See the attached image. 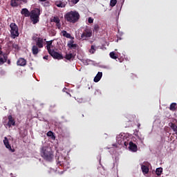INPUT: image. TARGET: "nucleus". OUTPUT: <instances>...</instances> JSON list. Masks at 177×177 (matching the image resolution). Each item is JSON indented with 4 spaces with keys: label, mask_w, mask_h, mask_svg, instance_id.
Returning a JSON list of instances; mask_svg holds the SVG:
<instances>
[{
    "label": "nucleus",
    "mask_w": 177,
    "mask_h": 177,
    "mask_svg": "<svg viewBox=\"0 0 177 177\" xmlns=\"http://www.w3.org/2000/svg\"><path fill=\"white\" fill-rule=\"evenodd\" d=\"M125 139H127V137L122 135L118 136L117 140L118 145H124L126 147H128L129 145V149L133 153H136V151H138V145H136V144L133 143L132 141L128 142L127 141H125Z\"/></svg>",
    "instance_id": "1"
},
{
    "label": "nucleus",
    "mask_w": 177,
    "mask_h": 177,
    "mask_svg": "<svg viewBox=\"0 0 177 177\" xmlns=\"http://www.w3.org/2000/svg\"><path fill=\"white\" fill-rule=\"evenodd\" d=\"M41 156L46 160V161H48L50 162L53 160L55 156L53 155V151L49 147H43L40 151Z\"/></svg>",
    "instance_id": "2"
},
{
    "label": "nucleus",
    "mask_w": 177,
    "mask_h": 177,
    "mask_svg": "<svg viewBox=\"0 0 177 177\" xmlns=\"http://www.w3.org/2000/svg\"><path fill=\"white\" fill-rule=\"evenodd\" d=\"M64 17L69 23H77L80 20V13L77 11H70L65 15Z\"/></svg>",
    "instance_id": "3"
},
{
    "label": "nucleus",
    "mask_w": 177,
    "mask_h": 177,
    "mask_svg": "<svg viewBox=\"0 0 177 177\" xmlns=\"http://www.w3.org/2000/svg\"><path fill=\"white\" fill-rule=\"evenodd\" d=\"M41 15V10L39 8H35L30 11V20L32 24H37V23L39 22V16Z\"/></svg>",
    "instance_id": "4"
},
{
    "label": "nucleus",
    "mask_w": 177,
    "mask_h": 177,
    "mask_svg": "<svg viewBox=\"0 0 177 177\" xmlns=\"http://www.w3.org/2000/svg\"><path fill=\"white\" fill-rule=\"evenodd\" d=\"M11 38L15 39L17 37H19V27L15 23H11L10 24Z\"/></svg>",
    "instance_id": "5"
},
{
    "label": "nucleus",
    "mask_w": 177,
    "mask_h": 177,
    "mask_svg": "<svg viewBox=\"0 0 177 177\" xmlns=\"http://www.w3.org/2000/svg\"><path fill=\"white\" fill-rule=\"evenodd\" d=\"M92 37V29L90 27H86L81 35L82 41H88Z\"/></svg>",
    "instance_id": "6"
},
{
    "label": "nucleus",
    "mask_w": 177,
    "mask_h": 177,
    "mask_svg": "<svg viewBox=\"0 0 177 177\" xmlns=\"http://www.w3.org/2000/svg\"><path fill=\"white\" fill-rule=\"evenodd\" d=\"M53 59H57V60H62L64 59L63 55L56 51L53 50L51 52L48 53Z\"/></svg>",
    "instance_id": "7"
},
{
    "label": "nucleus",
    "mask_w": 177,
    "mask_h": 177,
    "mask_svg": "<svg viewBox=\"0 0 177 177\" xmlns=\"http://www.w3.org/2000/svg\"><path fill=\"white\" fill-rule=\"evenodd\" d=\"M57 162L58 165L64 167L67 164V160L66 159V157H64L63 156H58Z\"/></svg>",
    "instance_id": "8"
},
{
    "label": "nucleus",
    "mask_w": 177,
    "mask_h": 177,
    "mask_svg": "<svg viewBox=\"0 0 177 177\" xmlns=\"http://www.w3.org/2000/svg\"><path fill=\"white\" fill-rule=\"evenodd\" d=\"M3 143L6 149H8V150L12 153L15 152V149H12V146H10V144H9V140L6 137L4 138Z\"/></svg>",
    "instance_id": "9"
},
{
    "label": "nucleus",
    "mask_w": 177,
    "mask_h": 177,
    "mask_svg": "<svg viewBox=\"0 0 177 177\" xmlns=\"http://www.w3.org/2000/svg\"><path fill=\"white\" fill-rule=\"evenodd\" d=\"M8 127H9V128H10V127H15V125H16V122L15 121V119H13V117H12L11 115H10L8 116V122L7 123Z\"/></svg>",
    "instance_id": "10"
},
{
    "label": "nucleus",
    "mask_w": 177,
    "mask_h": 177,
    "mask_svg": "<svg viewBox=\"0 0 177 177\" xmlns=\"http://www.w3.org/2000/svg\"><path fill=\"white\" fill-rule=\"evenodd\" d=\"M35 46L39 47V49L44 48V39L38 37L37 40L36 41Z\"/></svg>",
    "instance_id": "11"
},
{
    "label": "nucleus",
    "mask_w": 177,
    "mask_h": 177,
    "mask_svg": "<svg viewBox=\"0 0 177 177\" xmlns=\"http://www.w3.org/2000/svg\"><path fill=\"white\" fill-rule=\"evenodd\" d=\"M8 62V55L6 54H1L0 55V65L4 64Z\"/></svg>",
    "instance_id": "12"
},
{
    "label": "nucleus",
    "mask_w": 177,
    "mask_h": 177,
    "mask_svg": "<svg viewBox=\"0 0 177 177\" xmlns=\"http://www.w3.org/2000/svg\"><path fill=\"white\" fill-rule=\"evenodd\" d=\"M21 15H24L25 17H30L31 12H29L27 8H22L21 10Z\"/></svg>",
    "instance_id": "13"
},
{
    "label": "nucleus",
    "mask_w": 177,
    "mask_h": 177,
    "mask_svg": "<svg viewBox=\"0 0 177 177\" xmlns=\"http://www.w3.org/2000/svg\"><path fill=\"white\" fill-rule=\"evenodd\" d=\"M17 66H24L27 64V60L24 58H19L17 62Z\"/></svg>",
    "instance_id": "14"
},
{
    "label": "nucleus",
    "mask_w": 177,
    "mask_h": 177,
    "mask_svg": "<svg viewBox=\"0 0 177 177\" xmlns=\"http://www.w3.org/2000/svg\"><path fill=\"white\" fill-rule=\"evenodd\" d=\"M68 47L69 48V49H77L78 45L74 44V40H70L68 43Z\"/></svg>",
    "instance_id": "15"
},
{
    "label": "nucleus",
    "mask_w": 177,
    "mask_h": 177,
    "mask_svg": "<svg viewBox=\"0 0 177 177\" xmlns=\"http://www.w3.org/2000/svg\"><path fill=\"white\" fill-rule=\"evenodd\" d=\"M39 47L34 45L32 47V55H34L35 56H36V55H38V53H39V52L41 51V50L39 48H38Z\"/></svg>",
    "instance_id": "16"
},
{
    "label": "nucleus",
    "mask_w": 177,
    "mask_h": 177,
    "mask_svg": "<svg viewBox=\"0 0 177 177\" xmlns=\"http://www.w3.org/2000/svg\"><path fill=\"white\" fill-rule=\"evenodd\" d=\"M102 77H103V73L98 72L96 76L94 77V82H99L100 80H102Z\"/></svg>",
    "instance_id": "17"
},
{
    "label": "nucleus",
    "mask_w": 177,
    "mask_h": 177,
    "mask_svg": "<svg viewBox=\"0 0 177 177\" xmlns=\"http://www.w3.org/2000/svg\"><path fill=\"white\" fill-rule=\"evenodd\" d=\"M169 127L171 128V129L174 132V133H173V135H177V126H176V124H175V123H170Z\"/></svg>",
    "instance_id": "18"
},
{
    "label": "nucleus",
    "mask_w": 177,
    "mask_h": 177,
    "mask_svg": "<svg viewBox=\"0 0 177 177\" xmlns=\"http://www.w3.org/2000/svg\"><path fill=\"white\" fill-rule=\"evenodd\" d=\"M141 169H142V173H143L144 174L146 175V174H149V167H147V166H146V165H142L141 166Z\"/></svg>",
    "instance_id": "19"
},
{
    "label": "nucleus",
    "mask_w": 177,
    "mask_h": 177,
    "mask_svg": "<svg viewBox=\"0 0 177 177\" xmlns=\"http://www.w3.org/2000/svg\"><path fill=\"white\" fill-rule=\"evenodd\" d=\"M19 0H11L10 6L12 8H17L19 6Z\"/></svg>",
    "instance_id": "20"
},
{
    "label": "nucleus",
    "mask_w": 177,
    "mask_h": 177,
    "mask_svg": "<svg viewBox=\"0 0 177 177\" xmlns=\"http://www.w3.org/2000/svg\"><path fill=\"white\" fill-rule=\"evenodd\" d=\"M74 57H75V56H74L73 53L66 54L65 56V59H66V60H74Z\"/></svg>",
    "instance_id": "21"
},
{
    "label": "nucleus",
    "mask_w": 177,
    "mask_h": 177,
    "mask_svg": "<svg viewBox=\"0 0 177 177\" xmlns=\"http://www.w3.org/2000/svg\"><path fill=\"white\" fill-rule=\"evenodd\" d=\"M55 5L57 8H66V4L63 3V2L60 1H55Z\"/></svg>",
    "instance_id": "22"
},
{
    "label": "nucleus",
    "mask_w": 177,
    "mask_h": 177,
    "mask_svg": "<svg viewBox=\"0 0 177 177\" xmlns=\"http://www.w3.org/2000/svg\"><path fill=\"white\" fill-rule=\"evenodd\" d=\"M62 34L63 37H65L66 38H70V39L72 38L71 35L70 33L67 32V31H66V30H62Z\"/></svg>",
    "instance_id": "23"
},
{
    "label": "nucleus",
    "mask_w": 177,
    "mask_h": 177,
    "mask_svg": "<svg viewBox=\"0 0 177 177\" xmlns=\"http://www.w3.org/2000/svg\"><path fill=\"white\" fill-rule=\"evenodd\" d=\"M176 103L173 102L170 104L169 110H171V111H176Z\"/></svg>",
    "instance_id": "24"
},
{
    "label": "nucleus",
    "mask_w": 177,
    "mask_h": 177,
    "mask_svg": "<svg viewBox=\"0 0 177 177\" xmlns=\"http://www.w3.org/2000/svg\"><path fill=\"white\" fill-rule=\"evenodd\" d=\"M51 46H52V41H47L46 48H47L48 53L53 50L50 49Z\"/></svg>",
    "instance_id": "25"
},
{
    "label": "nucleus",
    "mask_w": 177,
    "mask_h": 177,
    "mask_svg": "<svg viewBox=\"0 0 177 177\" xmlns=\"http://www.w3.org/2000/svg\"><path fill=\"white\" fill-rule=\"evenodd\" d=\"M47 136L50 138V139H52L53 140H55L56 139V137H55V134L50 131L47 133Z\"/></svg>",
    "instance_id": "26"
},
{
    "label": "nucleus",
    "mask_w": 177,
    "mask_h": 177,
    "mask_svg": "<svg viewBox=\"0 0 177 177\" xmlns=\"http://www.w3.org/2000/svg\"><path fill=\"white\" fill-rule=\"evenodd\" d=\"M156 174L158 176H161V174H162V167L157 168L156 170Z\"/></svg>",
    "instance_id": "27"
},
{
    "label": "nucleus",
    "mask_w": 177,
    "mask_h": 177,
    "mask_svg": "<svg viewBox=\"0 0 177 177\" xmlns=\"http://www.w3.org/2000/svg\"><path fill=\"white\" fill-rule=\"evenodd\" d=\"M136 116L133 115H128L127 118L128 119L129 122H132L133 121V120H135Z\"/></svg>",
    "instance_id": "28"
},
{
    "label": "nucleus",
    "mask_w": 177,
    "mask_h": 177,
    "mask_svg": "<svg viewBox=\"0 0 177 177\" xmlns=\"http://www.w3.org/2000/svg\"><path fill=\"white\" fill-rule=\"evenodd\" d=\"M51 21H53V23H59V21H60V19L58 17H54Z\"/></svg>",
    "instance_id": "29"
},
{
    "label": "nucleus",
    "mask_w": 177,
    "mask_h": 177,
    "mask_svg": "<svg viewBox=\"0 0 177 177\" xmlns=\"http://www.w3.org/2000/svg\"><path fill=\"white\" fill-rule=\"evenodd\" d=\"M12 48L15 49V50H20V47H19V44H12Z\"/></svg>",
    "instance_id": "30"
},
{
    "label": "nucleus",
    "mask_w": 177,
    "mask_h": 177,
    "mask_svg": "<svg viewBox=\"0 0 177 177\" xmlns=\"http://www.w3.org/2000/svg\"><path fill=\"white\" fill-rule=\"evenodd\" d=\"M90 53H91L92 55H93V53H95V52H96V49H95V46L92 45L91 46V49L89 50Z\"/></svg>",
    "instance_id": "31"
},
{
    "label": "nucleus",
    "mask_w": 177,
    "mask_h": 177,
    "mask_svg": "<svg viewBox=\"0 0 177 177\" xmlns=\"http://www.w3.org/2000/svg\"><path fill=\"white\" fill-rule=\"evenodd\" d=\"M110 5L112 8H114L117 5V0H111Z\"/></svg>",
    "instance_id": "32"
},
{
    "label": "nucleus",
    "mask_w": 177,
    "mask_h": 177,
    "mask_svg": "<svg viewBox=\"0 0 177 177\" xmlns=\"http://www.w3.org/2000/svg\"><path fill=\"white\" fill-rule=\"evenodd\" d=\"M100 28V26H99V25L95 24L93 26V31H95V32H97V31H99Z\"/></svg>",
    "instance_id": "33"
},
{
    "label": "nucleus",
    "mask_w": 177,
    "mask_h": 177,
    "mask_svg": "<svg viewBox=\"0 0 177 177\" xmlns=\"http://www.w3.org/2000/svg\"><path fill=\"white\" fill-rule=\"evenodd\" d=\"M109 56L111 59H117V55H115V53L114 52L110 53Z\"/></svg>",
    "instance_id": "34"
},
{
    "label": "nucleus",
    "mask_w": 177,
    "mask_h": 177,
    "mask_svg": "<svg viewBox=\"0 0 177 177\" xmlns=\"http://www.w3.org/2000/svg\"><path fill=\"white\" fill-rule=\"evenodd\" d=\"M56 26L57 27L58 30L62 28V24L60 23V21L56 23Z\"/></svg>",
    "instance_id": "35"
},
{
    "label": "nucleus",
    "mask_w": 177,
    "mask_h": 177,
    "mask_svg": "<svg viewBox=\"0 0 177 177\" xmlns=\"http://www.w3.org/2000/svg\"><path fill=\"white\" fill-rule=\"evenodd\" d=\"M88 22L89 23V24H92V23H93V18L88 17Z\"/></svg>",
    "instance_id": "36"
},
{
    "label": "nucleus",
    "mask_w": 177,
    "mask_h": 177,
    "mask_svg": "<svg viewBox=\"0 0 177 177\" xmlns=\"http://www.w3.org/2000/svg\"><path fill=\"white\" fill-rule=\"evenodd\" d=\"M71 2L73 3V5H76V3H78V2H80V0H71Z\"/></svg>",
    "instance_id": "37"
},
{
    "label": "nucleus",
    "mask_w": 177,
    "mask_h": 177,
    "mask_svg": "<svg viewBox=\"0 0 177 177\" xmlns=\"http://www.w3.org/2000/svg\"><path fill=\"white\" fill-rule=\"evenodd\" d=\"M55 107H56V104H53V105H51L50 106V109H55Z\"/></svg>",
    "instance_id": "38"
},
{
    "label": "nucleus",
    "mask_w": 177,
    "mask_h": 177,
    "mask_svg": "<svg viewBox=\"0 0 177 177\" xmlns=\"http://www.w3.org/2000/svg\"><path fill=\"white\" fill-rule=\"evenodd\" d=\"M48 55H46L43 57V59H44L45 60H48Z\"/></svg>",
    "instance_id": "39"
},
{
    "label": "nucleus",
    "mask_w": 177,
    "mask_h": 177,
    "mask_svg": "<svg viewBox=\"0 0 177 177\" xmlns=\"http://www.w3.org/2000/svg\"><path fill=\"white\" fill-rule=\"evenodd\" d=\"M24 3H27V0H21Z\"/></svg>",
    "instance_id": "40"
},
{
    "label": "nucleus",
    "mask_w": 177,
    "mask_h": 177,
    "mask_svg": "<svg viewBox=\"0 0 177 177\" xmlns=\"http://www.w3.org/2000/svg\"><path fill=\"white\" fill-rule=\"evenodd\" d=\"M8 64H10V59L8 60Z\"/></svg>",
    "instance_id": "41"
},
{
    "label": "nucleus",
    "mask_w": 177,
    "mask_h": 177,
    "mask_svg": "<svg viewBox=\"0 0 177 177\" xmlns=\"http://www.w3.org/2000/svg\"><path fill=\"white\" fill-rule=\"evenodd\" d=\"M46 6H48L49 5V2H46Z\"/></svg>",
    "instance_id": "42"
},
{
    "label": "nucleus",
    "mask_w": 177,
    "mask_h": 177,
    "mask_svg": "<svg viewBox=\"0 0 177 177\" xmlns=\"http://www.w3.org/2000/svg\"><path fill=\"white\" fill-rule=\"evenodd\" d=\"M3 53H2V51L0 50V56L1 55H3Z\"/></svg>",
    "instance_id": "43"
},
{
    "label": "nucleus",
    "mask_w": 177,
    "mask_h": 177,
    "mask_svg": "<svg viewBox=\"0 0 177 177\" xmlns=\"http://www.w3.org/2000/svg\"><path fill=\"white\" fill-rule=\"evenodd\" d=\"M140 127V124H138V127L139 128Z\"/></svg>",
    "instance_id": "44"
},
{
    "label": "nucleus",
    "mask_w": 177,
    "mask_h": 177,
    "mask_svg": "<svg viewBox=\"0 0 177 177\" xmlns=\"http://www.w3.org/2000/svg\"><path fill=\"white\" fill-rule=\"evenodd\" d=\"M82 118H84V114H82Z\"/></svg>",
    "instance_id": "45"
}]
</instances>
